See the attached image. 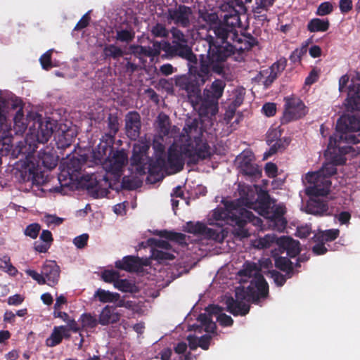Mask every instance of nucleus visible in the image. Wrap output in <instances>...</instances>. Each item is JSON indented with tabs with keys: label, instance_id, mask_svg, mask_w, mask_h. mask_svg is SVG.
I'll list each match as a JSON object with an SVG mask.
<instances>
[{
	"label": "nucleus",
	"instance_id": "nucleus-1",
	"mask_svg": "<svg viewBox=\"0 0 360 360\" xmlns=\"http://www.w3.org/2000/svg\"><path fill=\"white\" fill-rule=\"evenodd\" d=\"M239 199L236 201L225 202L223 207H217L210 212L207 220L209 225L217 226L219 230L207 227L202 222H188L184 230L198 237L221 242L227 234L222 227L225 224L233 226V233L240 238L248 236V231L244 228L248 222L259 225L261 220L255 217L248 209L255 210L259 214L269 219L274 229L281 231L285 228L286 221L283 215L285 207L283 205H275L265 192H258V188L245 185L238 186Z\"/></svg>",
	"mask_w": 360,
	"mask_h": 360
},
{
	"label": "nucleus",
	"instance_id": "nucleus-2",
	"mask_svg": "<svg viewBox=\"0 0 360 360\" xmlns=\"http://www.w3.org/2000/svg\"><path fill=\"white\" fill-rule=\"evenodd\" d=\"M202 131L195 120L188 122L179 139L169 148L167 160L164 154L165 146L158 139H155L153 143L155 162L149 160L147 155L149 141L141 139L134 146L132 164L137 165V169L141 173L148 171L151 174L160 172L174 174L183 168L185 159H188L189 162L195 163L210 158L214 154V148L202 139Z\"/></svg>",
	"mask_w": 360,
	"mask_h": 360
},
{
	"label": "nucleus",
	"instance_id": "nucleus-3",
	"mask_svg": "<svg viewBox=\"0 0 360 360\" xmlns=\"http://www.w3.org/2000/svg\"><path fill=\"white\" fill-rule=\"evenodd\" d=\"M259 266L255 263L246 262L240 271L243 283L250 280V284L245 290L244 286L236 289V300L232 297H225L224 302L227 310L233 315H245L249 311V302H257L260 298L265 297L268 293V285L260 274V271L268 269L272 266L270 259L259 261Z\"/></svg>",
	"mask_w": 360,
	"mask_h": 360
},
{
	"label": "nucleus",
	"instance_id": "nucleus-4",
	"mask_svg": "<svg viewBox=\"0 0 360 360\" xmlns=\"http://www.w3.org/2000/svg\"><path fill=\"white\" fill-rule=\"evenodd\" d=\"M240 25V18L236 13L224 16V22H219V33L216 34V39L209 36L202 41L208 46L207 55H201L200 70L199 75L201 77V84L210 78L211 72L221 75L226 67V60L232 53V47L225 41L228 34L232 32Z\"/></svg>",
	"mask_w": 360,
	"mask_h": 360
},
{
	"label": "nucleus",
	"instance_id": "nucleus-5",
	"mask_svg": "<svg viewBox=\"0 0 360 360\" xmlns=\"http://www.w3.org/2000/svg\"><path fill=\"white\" fill-rule=\"evenodd\" d=\"M222 311L221 307L210 305L206 309L205 313L199 316L198 324L189 326V330L194 331V335L190 334L187 336L191 349L198 347H200L203 349H208L210 339L209 333H213L216 329V324L212 321L213 317H215L217 321L224 326H229L233 323L231 317Z\"/></svg>",
	"mask_w": 360,
	"mask_h": 360
},
{
	"label": "nucleus",
	"instance_id": "nucleus-6",
	"mask_svg": "<svg viewBox=\"0 0 360 360\" xmlns=\"http://www.w3.org/2000/svg\"><path fill=\"white\" fill-rule=\"evenodd\" d=\"M172 32L174 39L173 41L174 45H171L168 42L162 40L160 42L155 41L152 46H139L138 47V51L145 56L153 57L158 56L161 51H163L166 54L177 55L186 59L189 63L188 65L191 74H194L195 76L198 77V80L196 81L197 84L198 86L202 85L203 84H201V77L198 74L200 70V66L199 69H197L191 65L192 63H195L196 57L193 55L191 49L186 45L184 34L176 29H174Z\"/></svg>",
	"mask_w": 360,
	"mask_h": 360
},
{
	"label": "nucleus",
	"instance_id": "nucleus-7",
	"mask_svg": "<svg viewBox=\"0 0 360 360\" xmlns=\"http://www.w3.org/2000/svg\"><path fill=\"white\" fill-rule=\"evenodd\" d=\"M226 83L221 79L214 80L209 88L204 90L202 96L198 87L186 85L188 98L200 115L213 116L218 111V100L221 97Z\"/></svg>",
	"mask_w": 360,
	"mask_h": 360
},
{
	"label": "nucleus",
	"instance_id": "nucleus-8",
	"mask_svg": "<svg viewBox=\"0 0 360 360\" xmlns=\"http://www.w3.org/2000/svg\"><path fill=\"white\" fill-rule=\"evenodd\" d=\"M336 172L334 163L328 162L318 172H308L302 181L305 186L306 194L309 196H324L330 191L329 176Z\"/></svg>",
	"mask_w": 360,
	"mask_h": 360
},
{
	"label": "nucleus",
	"instance_id": "nucleus-9",
	"mask_svg": "<svg viewBox=\"0 0 360 360\" xmlns=\"http://www.w3.org/2000/svg\"><path fill=\"white\" fill-rule=\"evenodd\" d=\"M33 117V124L30 127V133L26 136V142L30 146L36 142L46 143L55 131L58 124L53 120H42L37 113L30 115Z\"/></svg>",
	"mask_w": 360,
	"mask_h": 360
},
{
	"label": "nucleus",
	"instance_id": "nucleus-10",
	"mask_svg": "<svg viewBox=\"0 0 360 360\" xmlns=\"http://www.w3.org/2000/svg\"><path fill=\"white\" fill-rule=\"evenodd\" d=\"M128 164V155L123 150H113L103 163V168L108 175L117 180Z\"/></svg>",
	"mask_w": 360,
	"mask_h": 360
},
{
	"label": "nucleus",
	"instance_id": "nucleus-11",
	"mask_svg": "<svg viewBox=\"0 0 360 360\" xmlns=\"http://www.w3.org/2000/svg\"><path fill=\"white\" fill-rule=\"evenodd\" d=\"M285 108L282 122L287 123L303 117L307 113V108L302 101L295 96L284 98Z\"/></svg>",
	"mask_w": 360,
	"mask_h": 360
},
{
	"label": "nucleus",
	"instance_id": "nucleus-12",
	"mask_svg": "<svg viewBox=\"0 0 360 360\" xmlns=\"http://www.w3.org/2000/svg\"><path fill=\"white\" fill-rule=\"evenodd\" d=\"M254 155L250 150H244L236 158V165L240 172L245 175L258 177L261 171L255 163Z\"/></svg>",
	"mask_w": 360,
	"mask_h": 360
},
{
	"label": "nucleus",
	"instance_id": "nucleus-13",
	"mask_svg": "<svg viewBox=\"0 0 360 360\" xmlns=\"http://www.w3.org/2000/svg\"><path fill=\"white\" fill-rule=\"evenodd\" d=\"M148 243L155 245V248L151 250V258L158 262L171 260L174 259V253L172 245L165 240L148 239Z\"/></svg>",
	"mask_w": 360,
	"mask_h": 360
},
{
	"label": "nucleus",
	"instance_id": "nucleus-14",
	"mask_svg": "<svg viewBox=\"0 0 360 360\" xmlns=\"http://www.w3.org/2000/svg\"><path fill=\"white\" fill-rule=\"evenodd\" d=\"M345 105L348 111L360 110V73L352 79Z\"/></svg>",
	"mask_w": 360,
	"mask_h": 360
},
{
	"label": "nucleus",
	"instance_id": "nucleus-15",
	"mask_svg": "<svg viewBox=\"0 0 360 360\" xmlns=\"http://www.w3.org/2000/svg\"><path fill=\"white\" fill-rule=\"evenodd\" d=\"M150 264V258H139L127 256L115 262L117 269L127 271H139L144 266Z\"/></svg>",
	"mask_w": 360,
	"mask_h": 360
},
{
	"label": "nucleus",
	"instance_id": "nucleus-16",
	"mask_svg": "<svg viewBox=\"0 0 360 360\" xmlns=\"http://www.w3.org/2000/svg\"><path fill=\"white\" fill-rule=\"evenodd\" d=\"M94 297L103 303H117L116 306L118 307L130 308L131 307V302H125L124 300L120 299L119 293L101 288H98L96 290Z\"/></svg>",
	"mask_w": 360,
	"mask_h": 360
},
{
	"label": "nucleus",
	"instance_id": "nucleus-17",
	"mask_svg": "<svg viewBox=\"0 0 360 360\" xmlns=\"http://www.w3.org/2000/svg\"><path fill=\"white\" fill-rule=\"evenodd\" d=\"M169 18L176 24L187 27L192 19L191 10L185 6H180L175 9L169 10Z\"/></svg>",
	"mask_w": 360,
	"mask_h": 360
},
{
	"label": "nucleus",
	"instance_id": "nucleus-18",
	"mask_svg": "<svg viewBox=\"0 0 360 360\" xmlns=\"http://www.w3.org/2000/svg\"><path fill=\"white\" fill-rule=\"evenodd\" d=\"M112 146L110 143L101 141L98 145L92 150L90 158L95 164H100L103 166V162L110 156L113 151Z\"/></svg>",
	"mask_w": 360,
	"mask_h": 360
},
{
	"label": "nucleus",
	"instance_id": "nucleus-19",
	"mask_svg": "<svg viewBox=\"0 0 360 360\" xmlns=\"http://www.w3.org/2000/svg\"><path fill=\"white\" fill-rule=\"evenodd\" d=\"M125 128L127 136L131 139H136L140 134L141 120L139 115L136 112H130L125 117Z\"/></svg>",
	"mask_w": 360,
	"mask_h": 360
},
{
	"label": "nucleus",
	"instance_id": "nucleus-20",
	"mask_svg": "<svg viewBox=\"0 0 360 360\" xmlns=\"http://www.w3.org/2000/svg\"><path fill=\"white\" fill-rule=\"evenodd\" d=\"M203 22L204 24L202 27H209L214 31V34L219 33L218 25L219 21L218 20V15L212 10H207L202 8L199 10V22Z\"/></svg>",
	"mask_w": 360,
	"mask_h": 360
},
{
	"label": "nucleus",
	"instance_id": "nucleus-21",
	"mask_svg": "<svg viewBox=\"0 0 360 360\" xmlns=\"http://www.w3.org/2000/svg\"><path fill=\"white\" fill-rule=\"evenodd\" d=\"M59 267L54 261H47L42 266L41 273L46 283L53 286L57 283L59 278Z\"/></svg>",
	"mask_w": 360,
	"mask_h": 360
},
{
	"label": "nucleus",
	"instance_id": "nucleus-22",
	"mask_svg": "<svg viewBox=\"0 0 360 360\" xmlns=\"http://www.w3.org/2000/svg\"><path fill=\"white\" fill-rule=\"evenodd\" d=\"M11 129V125L7 122V112L5 108L0 104V142L4 141V144L6 146V149H8L10 147L9 134Z\"/></svg>",
	"mask_w": 360,
	"mask_h": 360
},
{
	"label": "nucleus",
	"instance_id": "nucleus-23",
	"mask_svg": "<svg viewBox=\"0 0 360 360\" xmlns=\"http://www.w3.org/2000/svg\"><path fill=\"white\" fill-rule=\"evenodd\" d=\"M70 337V334L65 326H55L50 336L46 340V345L49 347H53L59 345L63 338H69Z\"/></svg>",
	"mask_w": 360,
	"mask_h": 360
},
{
	"label": "nucleus",
	"instance_id": "nucleus-24",
	"mask_svg": "<svg viewBox=\"0 0 360 360\" xmlns=\"http://www.w3.org/2000/svg\"><path fill=\"white\" fill-rule=\"evenodd\" d=\"M120 319V314L115 308L109 305L105 306L101 311L98 323L103 326L116 323Z\"/></svg>",
	"mask_w": 360,
	"mask_h": 360
},
{
	"label": "nucleus",
	"instance_id": "nucleus-25",
	"mask_svg": "<svg viewBox=\"0 0 360 360\" xmlns=\"http://www.w3.org/2000/svg\"><path fill=\"white\" fill-rule=\"evenodd\" d=\"M278 247L283 250H285L287 255L290 257H295L300 250V243L288 237H282L278 240Z\"/></svg>",
	"mask_w": 360,
	"mask_h": 360
},
{
	"label": "nucleus",
	"instance_id": "nucleus-26",
	"mask_svg": "<svg viewBox=\"0 0 360 360\" xmlns=\"http://www.w3.org/2000/svg\"><path fill=\"white\" fill-rule=\"evenodd\" d=\"M319 196H309L305 210L307 213L312 214H324L327 212V205L321 201Z\"/></svg>",
	"mask_w": 360,
	"mask_h": 360
},
{
	"label": "nucleus",
	"instance_id": "nucleus-27",
	"mask_svg": "<svg viewBox=\"0 0 360 360\" xmlns=\"http://www.w3.org/2000/svg\"><path fill=\"white\" fill-rule=\"evenodd\" d=\"M278 240L279 238H277L274 234H266L264 236H259L251 240V245L257 249H266L274 244L278 246Z\"/></svg>",
	"mask_w": 360,
	"mask_h": 360
},
{
	"label": "nucleus",
	"instance_id": "nucleus-28",
	"mask_svg": "<svg viewBox=\"0 0 360 360\" xmlns=\"http://www.w3.org/2000/svg\"><path fill=\"white\" fill-rule=\"evenodd\" d=\"M33 112L30 113L27 115V118H25L22 108L20 107L17 109L13 117L14 129L16 131V133H22L29 123L31 121L33 122V117L32 116L30 117V115Z\"/></svg>",
	"mask_w": 360,
	"mask_h": 360
},
{
	"label": "nucleus",
	"instance_id": "nucleus-29",
	"mask_svg": "<svg viewBox=\"0 0 360 360\" xmlns=\"http://www.w3.org/2000/svg\"><path fill=\"white\" fill-rule=\"evenodd\" d=\"M89 178V182L85 184L86 189L92 193L96 198L104 196L106 194V190L105 188H103L102 182L97 181L94 175H91Z\"/></svg>",
	"mask_w": 360,
	"mask_h": 360
},
{
	"label": "nucleus",
	"instance_id": "nucleus-30",
	"mask_svg": "<svg viewBox=\"0 0 360 360\" xmlns=\"http://www.w3.org/2000/svg\"><path fill=\"white\" fill-rule=\"evenodd\" d=\"M66 127L60 126L59 130L57 131L58 134V141L61 147H65L70 145L72 139L76 136L75 130L72 129H65Z\"/></svg>",
	"mask_w": 360,
	"mask_h": 360
},
{
	"label": "nucleus",
	"instance_id": "nucleus-31",
	"mask_svg": "<svg viewBox=\"0 0 360 360\" xmlns=\"http://www.w3.org/2000/svg\"><path fill=\"white\" fill-rule=\"evenodd\" d=\"M338 229H329L325 231H319L314 235L316 242H328L335 240L339 236Z\"/></svg>",
	"mask_w": 360,
	"mask_h": 360
},
{
	"label": "nucleus",
	"instance_id": "nucleus-32",
	"mask_svg": "<svg viewBox=\"0 0 360 360\" xmlns=\"http://www.w3.org/2000/svg\"><path fill=\"white\" fill-rule=\"evenodd\" d=\"M79 321L82 329L86 331L95 328L98 323L96 317L91 314H83L79 318Z\"/></svg>",
	"mask_w": 360,
	"mask_h": 360
},
{
	"label": "nucleus",
	"instance_id": "nucleus-33",
	"mask_svg": "<svg viewBox=\"0 0 360 360\" xmlns=\"http://www.w3.org/2000/svg\"><path fill=\"white\" fill-rule=\"evenodd\" d=\"M114 287L124 292H134L137 290L136 286L127 279H118L115 282Z\"/></svg>",
	"mask_w": 360,
	"mask_h": 360
},
{
	"label": "nucleus",
	"instance_id": "nucleus-34",
	"mask_svg": "<svg viewBox=\"0 0 360 360\" xmlns=\"http://www.w3.org/2000/svg\"><path fill=\"white\" fill-rule=\"evenodd\" d=\"M328 21L315 18L310 21L308 28L311 32H324L328 30Z\"/></svg>",
	"mask_w": 360,
	"mask_h": 360
},
{
	"label": "nucleus",
	"instance_id": "nucleus-35",
	"mask_svg": "<svg viewBox=\"0 0 360 360\" xmlns=\"http://www.w3.org/2000/svg\"><path fill=\"white\" fill-rule=\"evenodd\" d=\"M290 143V141L288 138H278L276 141H275L272 143H269L270 150L268 155L265 154V157L266 158L269 155L275 153L276 151L279 150L284 149Z\"/></svg>",
	"mask_w": 360,
	"mask_h": 360
},
{
	"label": "nucleus",
	"instance_id": "nucleus-36",
	"mask_svg": "<svg viewBox=\"0 0 360 360\" xmlns=\"http://www.w3.org/2000/svg\"><path fill=\"white\" fill-rule=\"evenodd\" d=\"M40 160L43 165L48 168H54L57 165V157L50 152H44L40 155Z\"/></svg>",
	"mask_w": 360,
	"mask_h": 360
},
{
	"label": "nucleus",
	"instance_id": "nucleus-37",
	"mask_svg": "<svg viewBox=\"0 0 360 360\" xmlns=\"http://www.w3.org/2000/svg\"><path fill=\"white\" fill-rule=\"evenodd\" d=\"M27 169L29 172L28 179L31 180L32 183L39 184L44 181L41 172L38 166L35 167L34 165H29Z\"/></svg>",
	"mask_w": 360,
	"mask_h": 360
},
{
	"label": "nucleus",
	"instance_id": "nucleus-38",
	"mask_svg": "<svg viewBox=\"0 0 360 360\" xmlns=\"http://www.w3.org/2000/svg\"><path fill=\"white\" fill-rule=\"evenodd\" d=\"M157 127L161 134H169V117L165 114H160L157 120Z\"/></svg>",
	"mask_w": 360,
	"mask_h": 360
},
{
	"label": "nucleus",
	"instance_id": "nucleus-39",
	"mask_svg": "<svg viewBox=\"0 0 360 360\" xmlns=\"http://www.w3.org/2000/svg\"><path fill=\"white\" fill-rule=\"evenodd\" d=\"M0 269L11 275H15L17 272L16 269L11 264L10 258L6 255L0 257Z\"/></svg>",
	"mask_w": 360,
	"mask_h": 360
},
{
	"label": "nucleus",
	"instance_id": "nucleus-40",
	"mask_svg": "<svg viewBox=\"0 0 360 360\" xmlns=\"http://www.w3.org/2000/svg\"><path fill=\"white\" fill-rule=\"evenodd\" d=\"M276 78V77L275 76V74L272 73L271 70L267 68L260 72L259 80V82H262L266 87H267L274 82Z\"/></svg>",
	"mask_w": 360,
	"mask_h": 360
},
{
	"label": "nucleus",
	"instance_id": "nucleus-41",
	"mask_svg": "<svg viewBox=\"0 0 360 360\" xmlns=\"http://www.w3.org/2000/svg\"><path fill=\"white\" fill-rule=\"evenodd\" d=\"M275 257L276 266L283 271H288L292 269V262L285 257H276V254L273 252Z\"/></svg>",
	"mask_w": 360,
	"mask_h": 360
},
{
	"label": "nucleus",
	"instance_id": "nucleus-42",
	"mask_svg": "<svg viewBox=\"0 0 360 360\" xmlns=\"http://www.w3.org/2000/svg\"><path fill=\"white\" fill-rule=\"evenodd\" d=\"M41 226L37 223L31 224L26 227L24 231L25 234L27 236L30 237L32 239H35L40 231Z\"/></svg>",
	"mask_w": 360,
	"mask_h": 360
},
{
	"label": "nucleus",
	"instance_id": "nucleus-43",
	"mask_svg": "<svg viewBox=\"0 0 360 360\" xmlns=\"http://www.w3.org/2000/svg\"><path fill=\"white\" fill-rule=\"evenodd\" d=\"M119 273L114 270H105L102 273V278L107 283H113L119 279Z\"/></svg>",
	"mask_w": 360,
	"mask_h": 360
},
{
	"label": "nucleus",
	"instance_id": "nucleus-44",
	"mask_svg": "<svg viewBox=\"0 0 360 360\" xmlns=\"http://www.w3.org/2000/svg\"><path fill=\"white\" fill-rule=\"evenodd\" d=\"M281 136V131L279 128L270 129L267 133V143H272Z\"/></svg>",
	"mask_w": 360,
	"mask_h": 360
},
{
	"label": "nucleus",
	"instance_id": "nucleus-45",
	"mask_svg": "<svg viewBox=\"0 0 360 360\" xmlns=\"http://www.w3.org/2000/svg\"><path fill=\"white\" fill-rule=\"evenodd\" d=\"M104 53L106 56L116 58L121 56L122 55V51L120 48L114 45H109L104 49Z\"/></svg>",
	"mask_w": 360,
	"mask_h": 360
},
{
	"label": "nucleus",
	"instance_id": "nucleus-46",
	"mask_svg": "<svg viewBox=\"0 0 360 360\" xmlns=\"http://www.w3.org/2000/svg\"><path fill=\"white\" fill-rule=\"evenodd\" d=\"M53 52V49L47 51L40 58V63L42 68L45 70H48L51 67V56Z\"/></svg>",
	"mask_w": 360,
	"mask_h": 360
},
{
	"label": "nucleus",
	"instance_id": "nucleus-47",
	"mask_svg": "<svg viewBox=\"0 0 360 360\" xmlns=\"http://www.w3.org/2000/svg\"><path fill=\"white\" fill-rule=\"evenodd\" d=\"M25 273L28 276L32 277L34 281H36L39 285H43L46 283V280L42 273L39 274L36 271L30 269H26Z\"/></svg>",
	"mask_w": 360,
	"mask_h": 360
},
{
	"label": "nucleus",
	"instance_id": "nucleus-48",
	"mask_svg": "<svg viewBox=\"0 0 360 360\" xmlns=\"http://www.w3.org/2000/svg\"><path fill=\"white\" fill-rule=\"evenodd\" d=\"M43 220L49 226H56L60 225L63 221V219L55 215H46Z\"/></svg>",
	"mask_w": 360,
	"mask_h": 360
},
{
	"label": "nucleus",
	"instance_id": "nucleus-49",
	"mask_svg": "<svg viewBox=\"0 0 360 360\" xmlns=\"http://www.w3.org/2000/svg\"><path fill=\"white\" fill-rule=\"evenodd\" d=\"M285 67V62L284 60H279L274 63L270 68L269 70L272 72V73L275 74V76L277 77L278 73L284 70Z\"/></svg>",
	"mask_w": 360,
	"mask_h": 360
},
{
	"label": "nucleus",
	"instance_id": "nucleus-50",
	"mask_svg": "<svg viewBox=\"0 0 360 360\" xmlns=\"http://www.w3.org/2000/svg\"><path fill=\"white\" fill-rule=\"evenodd\" d=\"M89 236L86 233L77 236L73 240V243L78 248H83L87 243Z\"/></svg>",
	"mask_w": 360,
	"mask_h": 360
},
{
	"label": "nucleus",
	"instance_id": "nucleus-51",
	"mask_svg": "<svg viewBox=\"0 0 360 360\" xmlns=\"http://www.w3.org/2000/svg\"><path fill=\"white\" fill-rule=\"evenodd\" d=\"M333 11V6L329 2L322 3L318 8L317 13L319 15L329 14Z\"/></svg>",
	"mask_w": 360,
	"mask_h": 360
},
{
	"label": "nucleus",
	"instance_id": "nucleus-52",
	"mask_svg": "<svg viewBox=\"0 0 360 360\" xmlns=\"http://www.w3.org/2000/svg\"><path fill=\"white\" fill-rule=\"evenodd\" d=\"M262 112L267 117L273 116L276 112V107L274 103H267L262 107Z\"/></svg>",
	"mask_w": 360,
	"mask_h": 360
},
{
	"label": "nucleus",
	"instance_id": "nucleus-53",
	"mask_svg": "<svg viewBox=\"0 0 360 360\" xmlns=\"http://www.w3.org/2000/svg\"><path fill=\"white\" fill-rule=\"evenodd\" d=\"M339 7L342 13H346L352 9L353 4L352 0H340Z\"/></svg>",
	"mask_w": 360,
	"mask_h": 360
},
{
	"label": "nucleus",
	"instance_id": "nucleus-54",
	"mask_svg": "<svg viewBox=\"0 0 360 360\" xmlns=\"http://www.w3.org/2000/svg\"><path fill=\"white\" fill-rule=\"evenodd\" d=\"M167 238H169L172 240H176L179 243H185V236L181 233H167L165 232L164 235H162Z\"/></svg>",
	"mask_w": 360,
	"mask_h": 360
},
{
	"label": "nucleus",
	"instance_id": "nucleus-55",
	"mask_svg": "<svg viewBox=\"0 0 360 360\" xmlns=\"http://www.w3.org/2000/svg\"><path fill=\"white\" fill-rule=\"evenodd\" d=\"M133 37V34L127 30H121L117 34V39L122 41H129L132 39Z\"/></svg>",
	"mask_w": 360,
	"mask_h": 360
},
{
	"label": "nucleus",
	"instance_id": "nucleus-56",
	"mask_svg": "<svg viewBox=\"0 0 360 360\" xmlns=\"http://www.w3.org/2000/svg\"><path fill=\"white\" fill-rule=\"evenodd\" d=\"M152 33L156 37H165L167 35V31L163 25L158 24L153 27Z\"/></svg>",
	"mask_w": 360,
	"mask_h": 360
},
{
	"label": "nucleus",
	"instance_id": "nucleus-57",
	"mask_svg": "<svg viewBox=\"0 0 360 360\" xmlns=\"http://www.w3.org/2000/svg\"><path fill=\"white\" fill-rule=\"evenodd\" d=\"M265 172L269 177H275L277 175V167L272 162H268L265 166Z\"/></svg>",
	"mask_w": 360,
	"mask_h": 360
},
{
	"label": "nucleus",
	"instance_id": "nucleus-58",
	"mask_svg": "<svg viewBox=\"0 0 360 360\" xmlns=\"http://www.w3.org/2000/svg\"><path fill=\"white\" fill-rule=\"evenodd\" d=\"M311 233V227L309 225L298 227L297 236L301 238H307Z\"/></svg>",
	"mask_w": 360,
	"mask_h": 360
},
{
	"label": "nucleus",
	"instance_id": "nucleus-59",
	"mask_svg": "<svg viewBox=\"0 0 360 360\" xmlns=\"http://www.w3.org/2000/svg\"><path fill=\"white\" fill-rule=\"evenodd\" d=\"M65 323H67V326H65L68 330H72L73 332H79L81 328L78 326L77 323L75 319H71L70 317L68 319H65Z\"/></svg>",
	"mask_w": 360,
	"mask_h": 360
},
{
	"label": "nucleus",
	"instance_id": "nucleus-60",
	"mask_svg": "<svg viewBox=\"0 0 360 360\" xmlns=\"http://www.w3.org/2000/svg\"><path fill=\"white\" fill-rule=\"evenodd\" d=\"M24 300V297L18 294L11 296L8 299V304L9 305H19Z\"/></svg>",
	"mask_w": 360,
	"mask_h": 360
},
{
	"label": "nucleus",
	"instance_id": "nucleus-61",
	"mask_svg": "<svg viewBox=\"0 0 360 360\" xmlns=\"http://www.w3.org/2000/svg\"><path fill=\"white\" fill-rule=\"evenodd\" d=\"M319 77V72L316 70H313L311 71L308 77L305 79L306 85H311L314 84Z\"/></svg>",
	"mask_w": 360,
	"mask_h": 360
},
{
	"label": "nucleus",
	"instance_id": "nucleus-62",
	"mask_svg": "<svg viewBox=\"0 0 360 360\" xmlns=\"http://www.w3.org/2000/svg\"><path fill=\"white\" fill-rule=\"evenodd\" d=\"M88 13H86L76 25L75 30H80L87 26L89 22Z\"/></svg>",
	"mask_w": 360,
	"mask_h": 360
},
{
	"label": "nucleus",
	"instance_id": "nucleus-63",
	"mask_svg": "<svg viewBox=\"0 0 360 360\" xmlns=\"http://www.w3.org/2000/svg\"><path fill=\"white\" fill-rule=\"evenodd\" d=\"M40 240L45 243L50 244L53 240L51 233L48 230H44L40 235Z\"/></svg>",
	"mask_w": 360,
	"mask_h": 360
},
{
	"label": "nucleus",
	"instance_id": "nucleus-64",
	"mask_svg": "<svg viewBox=\"0 0 360 360\" xmlns=\"http://www.w3.org/2000/svg\"><path fill=\"white\" fill-rule=\"evenodd\" d=\"M327 251L326 248L323 245V243L317 242V244L315 245L313 248V252L317 255H323L326 253Z\"/></svg>",
	"mask_w": 360,
	"mask_h": 360
}]
</instances>
